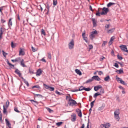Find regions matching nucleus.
I'll return each mask as SVG.
<instances>
[{"label":"nucleus","mask_w":128,"mask_h":128,"mask_svg":"<svg viewBox=\"0 0 128 128\" xmlns=\"http://www.w3.org/2000/svg\"><path fill=\"white\" fill-rule=\"evenodd\" d=\"M69 96V99L68 101V104L70 105H72L73 106L76 104H77V103L75 100H73L71 98V97L70 96V94H68Z\"/></svg>","instance_id":"1"},{"label":"nucleus","mask_w":128,"mask_h":128,"mask_svg":"<svg viewBox=\"0 0 128 128\" xmlns=\"http://www.w3.org/2000/svg\"><path fill=\"white\" fill-rule=\"evenodd\" d=\"M102 12L100 13L101 15H105L109 11V9L108 8L104 7L102 9Z\"/></svg>","instance_id":"2"},{"label":"nucleus","mask_w":128,"mask_h":128,"mask_svg":"<svg viewBox=\"0 0 128 128\" xmlns=\"http://www.w3.org/2000/svg\"><path fill=\"white\" fill-rule=\"evenodd\" d=\"M74 41L72 39L70 41L68 44L69 48L70 50L72 49L74 47Z\"/></svg>","instance_id":"3"},{"label":"nucleus","mask_w":128,"mask_h":128,"mask_svg":"<svg viewBox=\"0 0 128 128\" xmlns=\"http://www.w3.org/2000/svg\"><path fill=\"white\" fill-rule=\"evenodd\" d=\"M97 34V32L95 30V31L92 32L90 34V37L92 40H93L95 37L94 34Z\"/></svg>","instance_id":"4"},{"label":"nucleus","mask_w":128,"mask_h":128,"mask_svg":"<svg viewBox=\"0 0 128 128\" xmlns=\"http://www.w3.org/2000/svg\"><path fill=\"white\" fill-rule=\"evenodd\" d=\"M116 80H117L118 82L120 81V82L121 84L124 85H126L127 84L124 81L122 80L121 78L118 77L117 76H116Z\"/></svg>","instance_id":"5"},{"label":"nucleus","mask_w":128,"mask_h":128,"mask_svg":"<svg viewBox=\"0 0 128 128\" xmlns=\"http://www.w3.org/2000/svg\"><path fill=\"white\" fill-rule=\"evenodd\" d=\"M44 86L46 89H48L50 91H53L54 90V88L53 87L50 86H49L45 84H44Z\"/></svg>","instance_id":"6"},{"label":"nucleus","mask_w":128,"mask_h":128,"mask_svg":"<svg viewBox=\"0 0 128 128\" xmlns=\"http://www.w3.org/2000/svg\"><path fill=\"white\" fill-rule=\"evenodd\" d=\"M120 47L123 52H126L127 49L126 46L125 45H121L120 46Z\"/></svg>","instance_id":"7"},{"label":"nucleus","mask_w":128,"mask_h":128,"mask_svg":"<svg viewBox=\"0 0 128 128\" xmlns=\"http://www.w3.org/2000/svg\"><path fill=\"white\" fill-rule=\"evenodd\" d=\"M15 72L21 78V77H22V76L21 74L20 73V71L18 70V69H16L15 71Z\"/></svg>","instance_id":"8"},{"label":"nucleus","mask_w":128,"mask_h":128,"mask_svg":"<svg viewBox=\"0 0 128 128\" xmlns=\"http://www.w3.org/2000/svg\"><path fill=\"white\" fill-rule=\"evenodd\" d=\"M76 111L77 112L78 114V116L80 117H82V113L81 110L78 108L76 110Z\"/></svg>","instance_id":"9"},{"label":"nucleus","mask_w":128,"mask_h":128,"mask_svg":"<svg viewBox=\"0 0 128 128\" xmlns=\"http://www.w3.org/2000/svg\"><path fill=\"white\" fill-rule=\"evenodd\" d=\"M102 87L101 85H99L96 86L94 87V90L95 91H98L99 89L102 88Z\"/></svg>","instance_id":"10"},{"label":"nucleus","mask_w":128,"mask_h":128,"mask_svg":"<svg viewBox=\"0 0 128 128\" xmlns=\"http://www.w3.org/2000/svg\"><path fill=\"white\" fill-rule=\"evenodd\" d=\"M6 124L8 126L9 128H12L11 127V124L10 123L9 121L7 119H5Z\"/></svg>","instance_id":"11"},{"label":"nucleus","mask_w":128,"mask_h":128,"mask_svg":"<svg viewBox=\"0 0 128 128\" xmlns=\"http://www.w3.org/2000/svg\"><path fill=\"white\" fill-rule=\"evenodd\" d=\"M93 80H96L100 81L101 80L100 78L98 76H94L92 77Z\"/></svg>","instance_id":"12"},{"label":"nucleus","mask_w":128,"mask_h":128,"mask_svg":"<svg viewBox=\"0 0 128 128\" xmlns=\"http://www.w3.org/2000/svg\"><path fill=\"white\" fill-rule=\"evenodd\" d=\"M72 116L73 118L71 119V121L73 122H75L76 118V114L74 113L72 115Z\"/></svg>","instance_id":"13"},{"label":"nucleus","mask_w":128,"mask_h":128,"mask_svg":"<svg viewBox=\"0 0 128 128\" xmlns=\"http://www.w3.org/2000/svg\"><path fill=\"white\" fill-rule=\"evenodd\" d=\"M42 70L40 69H38L37 71L36 72V76H40L41 74L42 73Z\"/></svg>","instance_id":"14"},{"label":"nucleus","mask_w":128,"mask_h":128,"mask_svg":"<svg viewBox=\"0 0 128 128\" xmlns=\"http://www.w3.org/2000/svg\"><path fill=\"white\" fill-rule=\"evenodd\" d=\"M4 32V29L2 27H1L0 28V40L2 38V35L3 33Z\"/></svg>","instance_id":"15"},{"label":"nucleus","mask_w":128,"mask_h":128,"mask_svg":"<svg viewBox=\"0 0 128 128\" xmlns=\"http://www.w3.org/2000/svg\"><path fill=\"white\" fill-rule=\"evenodd\" d=\"M21 58L20 57H19L16 58L15 60H12L11 61L13 62H18L21 60Z\"/></svg>","instance_id":"16"},{"label":"nucleus","mask_w":128,"mask_h":128,"mask_svg":"<svg viewBox=\"0 0 128 128\" xmlns=\"http://www.w3.org/2000/svg\"><path fill=\"white\" fill-rule=\"evenodd\" d=\"M3 113L4 114H7L8 112L7 111V110L6 108H5V106L4 105L3 106Z\"/></svg>","instance_id":"17"},{"label":"nucleus","mask_w":128,"mask_h":128,"mask_svg":"<svg viewBox=\"0 0 128 128\" xmlns=\"http://www.w3.org/2000/svg\"><path fill=\"white\" fill-rule=\"evenodd\" d=\"M123 69H120L119 70H117L116 71V72H117L118 74H121L124 73V72L123 70Z\"/></svg>","instance_id":"18"},{"label":"nucleus","mask_w":128,"mask_h":128,"mask_svg":"<svg viewBox=\"0 0 128 128\" xmlns=\"http://www.w3.org/2000/svg\"><path fill=\"white\" fill-rule=\"evenodd\" d=\"M23 80L24 82L28 86H29V84L27 81H26L25 79H24L22 77H21V78Z\"/></svg>","instance_id":"19"},{"label":"nucleus","mask_w":128,"mask_h":128,"mask_svg":"<svg viewBox=\"0 0 128 128\" xmlns=\"http://www.w3.org/2000/svg\"><path fill=\"white\" fill-rule=\"evenodd\" d=\"M12 18H10L8 22V25L9 27L12 26Z\"/></svg>","instance_id":"20"},{"label":"nucleus","mask_w":128,"mask_h":128,"mask_svg":"<svg viewBox=\"0 0 128 128\" xmlns=\"http://www.w3.org/2000/svg\"><path fill=\"white\" fill-rule=\"evenodd\" d=\"M101 94L99 92L96 93L94 94V97L96 99L97 97L99 95H101Z\"/></svg>","instance_id":"21"},{"label":"nucleus","mask_w":128,"mask_h":128,"mask_svg":"<svg viewBox=\"0 0 128 128\" xmlns=\"http://www.w3.org/2000/svg\"><path fill=\"white\" fill-rule=\"evenodd\" d=\"M110 80V76L108 75L106 77L104 78V80L106 81H108Z\"/></svg>","instance_id":"22"},{"label":"nucleus","mask_w":128,"mask_h":128,"mask_svg":"<svg viewBox=\"0 0 128 128\" xmlns=\"http://www.w3.org/2000/svg\"><path fill=\"white\" fill-rule=\"evenodd\" d=\"M24 52L23 51L22 49H21L19 51V55H22V56L24 55Z\"/></svg>","instance_id":"23"},{"label":"nucleus","mask_w":128,"mask_h":128,"mask_svg":"<svg viewBox=\"0 0 128 128\" xmlns=\"http://www.w3.org/2000/svg\"><path fill=\"white\" fill-rule=\"evenodd\" d=\"M75 72L77 74L79 75H81L82 74V73L80 70L78 69H76L75 70Z\"/></svg>","instance_id":"24"},{"label":"nucleus","mask_w":128,"mask_h":128,"mask_svg":"<svg viewBox=\"0 0 128 128\" xmlns=\"http://www.w3.org/2000/svg\"><path fill=\"white\" fill-rule=\"evenodd\" d=\"M20 65L23 67H26V66L25 65L24 63V60L23 59H22L20 62Z\"/></svg>","instance_id":"25"},{"label":"nucleus","mask_w":128,"mask_h":128,"mask_svg":"<svg viewBox=\"0 0 128 128\" xmlns=\"http://www.w3.org/2000/svg\"><path fill=\"white\" fill-rule=\"evenodd\" d=\"M92 21L93 22V25L94 26H96V22L95 21V20L94 18L92 19Z\"/></svg>","instance_id":"26"},{"label":"nucleus","mask_w":128,"mask_h":128,"mask_svg":"<svg viewBox=\"0 0 128 128\" xmlns=\"http://www.w3.org/2000/svg\"><path fill=\"white\" fill-rule=\"evenodd\" d=\"M115 4L114 3H112L111 2H109L107 5V6L108 7H110L112 5H114Z\"/></svg>","instance_id":"27"},{"label":"nucleus","mask_w":128,"mask_h":128,"mask_svg":"<svg viewBox=\"0 0 128 128\" xmlns=\"http://www.w3.org/2000/svg\"><path fill=\"white\" fill-rule=\"evenodd\" d=\"M114 28H112L110 30H107V32L108 33H112L114 32Z\"/></svg>","instance_id":"28"},{"label":"nucleus","mask_w":128,"mask_h":128,"mask_svg":"<svg viewBox=\"0 0 128 128\" xmlns=\"http://www.w3.org/2000/svg\"><path fill=\"white\" fill-rule=\"evenodd\" d=\"M120 114L119 110L118 109L116 110L114 112V115H119Z\"/></svg>","instance_id":"29"},{"label":"nucleus","mask_w":128,"mask_h":128,"mask_svg":"<svg viewBox=\"0 0 128 128\" xmlns=\"http://www.w3.org/2000/svg\"><path fill=\"white\" fill-rule=\"evenodd\" d=\"M4 6H2L0 8V12L1 13V14L2 15V14L3 13L2 11V10H4Z\"/></svg>","instance_id":"30"},{"label":"nucleus","mask_w":128,"mask_h":128,"mask_svg":"<svg viewBox=\"0 0 128 128\" xmlns=\"http://www.w3.org/2000/svg\"><path fill=\"white\" fill-rule=\"evenodd\" d=\"M105 128H109L110 126V124L109 123H106L105 124Z\"/></svg>","instance_id":"31"},{"label":"nucleus","mask_w":128,"mask_h":128,"mask_svg":"<svg viewBox=\"0 0 128 128\" xmlns=\"http://www.w3.org/2000/svg\"><path fill=\"white\" fill-rule=\"evenodd\" d=\"M114 116L116 120H117L118 121H119L120 119L119 115H114Z\"/></svg>","instance_id":"32"},{"label":"nucleus","mask_w":128,"mask_h":128,"mask_svg":"<svg viewBox=\"0 0 128 128\" xmlns=\"http://www.w3.org/2000/svg\"><path fill=\"white\" fill-rule=\"evenodd\" d=\"M93 80L92 78V79H89L88 80H87L86 82V84L88 83L89 82H92Z\"/></svg>","instance_id":"33"},{"label":"nucleus","mask_w":128,"mask_h":128,"mask_svg":"<svg viewBox=\"0 0 128 128\" xmlns=\"http://www.w3.org/2000/svg\"><path fill=\"white\" fill-rule=\"evenodd\" d=\"M10 102L8 100H7L6 103V108H7L9 106Z\"/></svg>","instance_id":"34"},{"label":"nucleus","mask_w":128,"mask_h":128,"mask_svg":"<svg viewBox=\"0 0 128 128\" xmlns=\"http://www.w3.org/2000/svg\"><path fill=\"white\" fill-rule=\"evenodd\" d=\"M63 123V122H58L56 123V125L58 126H60L61 124Z\"/></svg>","instance_id":"35"},{"label":"nucleus","mask_w":128,"mask_h":128,"mask_svg":"<svg viewBox=\"0 0 128 128\" xmlns=\"http://www.w3.org/2000/svg\"><path fill=\"white\" fill-rule=\"evenodd\" d=\"M51 6V5H49V4L47 3L46 6V7L47 9L48 10H49Z\"/></svg>","instance_id":"36"},{"label":"nucleus","mask_w":128,"mask_h":128,"mask_svg":"<svg viewBox=\"0 0 128 128\" xmlns=\"http://www.w3.org/2000/svg\"><path fill=\"white\" fill-rule=\"evenodd\" d=\"M91 90V89L90 88H86L84 87V90L87 91H89Z\"/></svg>","instance_id":"37"},{"label":"nucleus","mask_w":128,"mask_h":128,"mask_svg":"<svg viewBox=\"0 0 128 128\" xmlns=\"http://www.w3.org/2000/svg\"><path fill=\"white\" fill-rule=\"evenodd\" d=\"M29 72L31 74H33L34 73L33 72L34 70L31 68H29Z\"/></svg>","instance_id":"38"},{"label":"nucleus","mask_w":128,"mask_h":128,"mask_svg":"<svg viewBox=\"0 0 128 128\" xmlns=\"http://www.w3.org/2000/svg\"><path fill=\"white\" fill-rule=\"evenodd\" d=\"M83 90H84V87L82 86H81L79 88L78 90L81 91Z\"/></svg>","instance_id":"39"},{"label":"nucleus","mask_w":128,"mask_h":128,"mask_svg":"<svg viewBox=\"0 0 128 128\" xmlns=\"http://www.w3.org/2000/svg\"><path fill=\"white\" fill-rule=\"evenodd\" d=\"M14 110L18 113H20V112L18 110V108L16 107H15L14 108Z\"/></svg>","instance_id":"40"},{"label":"nucleus","mask_w":128,"mask_h":128,"mask_svg":"<svg viewBox=\"0 0 128 128\" xmlns=\"http://www.w3.org/2000/svg\"><path fill=\"white\" fill-rule=\"evenodd\" d=\"M48 58L49 59H51L52 58L50 53V52H48Z\"/></svg>","instance_id":"41"},{"label":"nucleus","mask_w":128,"mask_h":128,"mask_svg":"<svg viewBox=\"0 0 128 128\" xmlns=\"http://www.w3.org/2000/svg\"><path fill=\"white\" fill-rule=\"evenodd\" d=\"M95 102V100H94L90 103V106L91 108H92L94 106V103Z\"/></svg>","instance_id":"42"},{"label":"nucleus","mask_w":128,"mask_h":128,"mask_svg":"<svg viewBox=\"0 0 128 128\" xmlns=\"http://www.w3.org/2000/svg\"><path fill=\"white\" fill-rule=\"evenodd\" d=\"M40 88V87L38 85L34 86L32 87V88Z\"/></svg>","instance_id":"43"},{"label":"nucleus","mask_w":128,"mask_h":128,"mask_svg":"<svg viewBox=\"0 0 128 128\" xmlns=\"http://www.w3.org/2000/svg\"><path fill=\"white\" fill-rule=\"evenodd\" d=\"M100 90V94H104V90L103 88H101Z\"/></svg>","instance_id":"44"},{"label":"nucleus","mask_w":128,"mask_h":128,"mask_svg":"<svg viewBox=\"0 0 128 128\" xmlns=\"http://www.w3.org/2000/svg\"><path fill=\"white\" fill-rule=\"evenodd\" d=\"M30 101H31V102L32 103V104H34V103H35L37 104H38V102H36V101H34V100H30Z\"/></svg>","instance_id":"45"},{"label":"nucleus","mask_w":128,"mask_h":128,"mask_svg":"<svg viewBox=\"0 0 128 128\" xmlns=\"http://www.w3.org/2000/svg\"><path fill=\"white\" fill-rule=\"evenodd\" d=\"M104 106H100L98 108V110L100 111L102 110L104 108Z\"/></svg>","instance_id":"46"},{"label":"nucleus","mask_w":128,"mask_h":128,"mask_svg":"<svg viewBox=\"0 0 128 128\" xmlns=\"http://www.w3.org/2000/svg\"><path fill=\"white\" fill-rule=\"evenodd\" d=\"M53 0V5L54 6H55L56 5L57 3V0Z\"/></svg>","instance_id":"47"},{"label":"nucleus","mask_w":128,"mask_h":128,"mask_svg":"<svg viewBox=\"0 0 128 128\" xmlns=\"http://www.w3.org/2000/svg\"><path fill=\"white\" fill-rule=\"evenodd\" d=\"M0 22L1 23H2V24H3L4 23L6 22V21L5 20H4L2 18H1Z\"/></svg>","instance_id":"48"},{"label":"nucleus","mask_w":128,"mask_h":128,"mask_svg":"<svg viewBox=\"0 0 128 128\" xmlns=\"http://www.w3.org/2000/svg\"><path fill=\"white\" fill-rule=\"evenodd\" d=\"M2 52L3 53V56L4 57H6V55L7 54V53L4 52V50H2Z\"/></svg>","instance_id":"49"},{"label":"nucleus","mask_w":128,"mask_h":128,"mask_svg":"<svg viewBox=\"0 0 128 128\" xmlns=\"http://www.w3.org/2000/svg\"><path fill=\"white\" fill-rule=\"evenodd\" d=\"M100 128H105V124H102L100 126Z\"/></svg>","instance_id":"50"},{"label":"nucleus","mask_w":128,"mask_h":128,"mask_svg":"<svg viewBox=\"0 0 128 128\" xmlns=\"http://www.w3.org/2000/svg\"><path fill=\"white\" fill-rule=\"evenodd\" d=\"M47 110L48 111L50 112L51 113L52 112H53V110L51 109L50 108H47Z\"/></svg>","instance_id":"51"},{"label":"nucleus","mask_w":128,"mask_h":128,"mask_svg":"<svg viewBox=\"0 0 128 128\" xmlns=\"http://www.w3.org/2000/svg\"><path fill=\"white\" fill-rule=\"evenodd\" d=\"M107 42V41H103V43L102 45V46H105Z\"/></svg>","instance_id":"52"},{"label":"nucleus","mask_w":128,"mask_h":128,"mask_svg":"<svg viewBox=\"0 0 128 128\" xmlns=\"http://www.w3.org/2000/svg\"><path fill=\"white\" fill-rule=\"evenodd\" d=\"M117 57L118 59L120 60H122L123 58L122 56H120L119 55H117Z\"/></svg>","instance_id":"53"},{"label":"nucleus","mask_w":128,"mask_h":128,"mask_svg":"<svg viewBox=\"0 0 128 128\" xmlns=\"http://www.w3.org/2000/svg\"><path fill=\"white\" fill-rule=\"evenodd\" d=\"M85 33H86L85 31L84 30V32L82 33V36L83 38H84V37H86Z\"/></svg>","instance_id":"54"},{"label":"nucleus","mask_w":128,"mask_h":128,"mask_svg":"<svg viewBox=\"0 0 128 128\" xmlns=\"http://www.w3.org/2000/svg\"><path fill=\"white\" fill-rule=\"evenodd\" d=\"M41 33L44 35H45L46 34V33L43 29H42L41 30Z\"/></svg>","instance_id":"55"},{"label":"nucleus","mask_w":128,"mask_h":128,"mask_svg":"<svg viewBox=\"0 0 128 128\" xmlns=\"http://www.w3.org/2000/svg\"><path fill=\"white\" fill-rule=\"evenodd\" d=\"M56 94H58V95H61L62 94V93L59 92L57 90L56 91Z\"/></svg>","instance_id":"56"},{"label":"nucleus","mask_w":128,"mask_h":128,"mask_svg":"<svg viewBox=\"0 0 128 128\" xmlns=\"http://www.w3.org/2000/svg\"><path fill=\"white\" fill-rule=\"evenodd\" d=\"M10 66L11 68H14V65H13L11 64H10V65H9Z\"/></svg>","instance_id":"57"},{"label":"nucleus","mask_w":128,"mask_h":128,"mask_svg":"<svg viewBox=\"0 0 128 128\" xmlns=\"http://www.w3.org/2000/svg\"><path fill=\"white\" fill-rule=\"evenodd\" d=\"M34 94V95L36 96H39L40 97L42 98L43 97V96L41 94Z\"/></svg>","instance_id":"58"},{"label":"nucleus","mask_w":128,"mask_h":128,"mask_svg":"<svg viewBox=\"0 0 128 128\" xmlns=\"http://www.w3.org/2000/svg\"><path fill=\"white\" fill-rule=\"evenodd\" d=\"M89 50L92 49L93 46L92 44H90L89 45Z\"/></svg>","instance_id":"59"},{"label":"nucleus","mask_w":128,"mask_h":128,"mask_svg":"<svg viewBox=\"0 0 128 128\" xmlns=\"http://www.w3.org/2000/svg\"><path fill=\"white\" fill-rule=\"evenodd\" d=\"M11 46L12 48H14L15 47V46H14V44L13 43V42H12L11 43Z\"/></svg>","instance_id":"60"},{"label":"nucleus","mask_w":128,"mask_h":128,"mask_svg":"<svg viewBox=\"0 0 128 128\" xmlns=\"http://www.w3.org/2000/svg\"><path fill=\"white\" fill-rule=\"evenodd\" d=\"M100 13L99 12V11L98 10V12H97L96 13V16H100Z\"/></svg>","instance_id":"61"},{"label":"nucleus","mask_w":128,"mask_h":128,"mask_svg":"<svg viewBox=\"0 0 128 128\" xmlns=\"http://www.w3.org/2000/svg\"><path fill=\"white\" fill-rule=\"evenodd\" d=\"M83 39L86 42H88V41L87 40V37H84V38H83Z\"/></svg>","instance_id":"62"},{"label":"nucleus","mask_w":128,"mask_h":128,"mask_svg":"<svg viewBox=\"0 0 128 128\" xmlns=\"http://www.w3.org/2000/svg\"><path fill=\"white\" fill-rule=\"evenodd\" d=\"M114 66L117 68H118L119 67L118 64L117 63H115Z\"/></svg>","instance_id":"63"},{"label":"nucleus","mask_w":128,"mask_h":128,"mask_svg":"<svg viewBox=\"0 0 128 128\" xmlns=\"http://www.w3.org/2000/svg\"><path fill=\"white\" fill-rule=\"evenodd\" d=\"M119 88H120V89H122V90H124V88L122 86H120L118 87Z\"/></svg>","instance_id":"64"}]
</instances>
